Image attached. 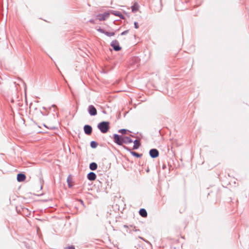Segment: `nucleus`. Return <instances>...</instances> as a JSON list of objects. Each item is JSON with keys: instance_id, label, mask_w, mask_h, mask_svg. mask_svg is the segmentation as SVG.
Masks as SVG:
<instances>
[{"instance_id": "obj_16", "label": "nucleus", "mask_w": 249, "mask_h": 249, "mask_svg": "<svg viewBox=\"0 0 249 249\" xmlns=\"http://www.w3.org/2000/svg\"><path fill=\"white\" fill-rule=\"evenodd\" d=\"M147 212L144 209H141V216L145 217L147 216Z\"/></svg>"}, {"instance_id": "obj_19", "label": "nucleus", "mask_w": 249, "mask_h": 249, "mask_svg": "<svg viewBox=\"0 0 249 249\" xmlns=\"http://www.w3.org/2000/svg\"><path fill=\"white\" fill-rule=\"evenodd\" d=\"M105 35L108 36H111L115 35L114 32H109L107 31H106Z\"/></svg>"}, {"instance_id": "obj_21", "label": "nucleus", "mask_w": 249, "mask_h": 249, "mask_svg": "<svg viewBox=\"0 0 249 249\" xmlns=\"http://www.w3.org/2000/svg\"><path fill=\"white\" fill-rule=\"evenodd\" d=\"M134 27L136 29H138L139 27V24L137 22H134Z\"/></svg>"}, {"instance_id": "obj_20", "label": "nucleus", "mask_w": 249, "mask_h": 249, "mask_svg": "<svg viewBox=\"0 0 249 249\" xmlns=\"http://www.w3.org/2000/svg\"><path fill=\"white\" fill-rule=\"evenodd\" d=\"M97 31H98L99 32H100L101 33H102V34H104L105 35V33L106 32V31H105V30H104L103 29H102L101 28H99L97 29Z\"/></svg>"}, {"instance_id": "obj_24", "label": "nucleus", "mask_w": 249, "mask_h": 249, "mask_svg": "<svg viewBox=\"0 0 249 249\" xmlns=\"http://www.w3.org/2000/svg\"><path fill=\"white\" fill-rule=\"evenodd\" d=\"M89 21L90 23H92V24H94L95 23V20L93 19H90V20H89Z\"/></svg>"}, {"instance_id": "obj_1", "label": "nucleus", "mask_w": 249, "mask_h": 249, "mask_svg": "<svg viewBox=\"0 0 249 249\" xmlns=\"http://www.w3.org/2000/svg\"><path fill=\"white\" fill-rule=\"evenodd\" d=\"M113 141L119 145H122L123 144H128L133 142V140L130 137L120 135L117 134L113 135Z\"/></svg>"}, {"instance_id": "obj_30", "label": "nucleus", "mask_w": 249, "mask_h": 249, "mask_svg": "<svg viewBox=\"0 0 249 249\" xmlns=\"http://www.w3.org/2000/svg\"><path fill=\"white\" fill-rule=\"evenodd\" d=\"M138 213L140 214V210L138 211Z\"/></svg>"}, {"instance_id": "obj_8", "label": "nucleus", "mask_w": 249, "mask_h": 249, "mask_svg": "<svg viewBox=\"0 0 249 249\" xmlns=\"http://www.w3.org/2000/svg\"><path fill=\"white\" fill-rule=\"evenodd\" d=\"M87 178L90 181H93L96 178V175L94 172H90L88 174Z\"/></svg>"}, {"instance_id": "obj_5", "label": "nucleus", "mask_w": 249, "mask_h": 249, "mask_svg": "<svg viewBox=\"0 0 249 249\" xmlns=\"http://www.w3.org/2000/svg\"><path fill=\"white\" fill-rule=\"evenodd\" d=\"M88 112L90 116H95L97 114V110L93 105H89V106Z\"/></svg>"}, {"instance_id": "obj_15", "label": "nucleus", "mask_w": 249, "mask_h": 249, "mask_svg": "<svg viewBox=\"0 0 249 249\" xmlns=\"http://www.w3.org/2000/svg\"><path fill=\"white\" fill-rule=\"evenodd\" d=\"M90 145L91 148H95L98 145V143L96 142L93 141L90 142Z\"/></svg>"}, {"instance_id": "obj_12", "label": "nucleus", "mask_w": 249, "mask_h": 249, "mask_svg": "<svg viewBox=\"0 0 249 249\" xmlns=\"http://www.w3.org/2000/svg\"><path fill=\"white\" fill-rule=\"evenodd\" d=\"M89 167L91 170H95L97 168V164L95 162H91L90 163Z\"/></svg>"}, {"instance_id": "obj_10", "label": "nucleus", "mask_w": 249, "mask_h": 249, "mask_svg": "<svg viewBox=\"0 0 249 249\" xmlns=\"http://www.w3.org/2000/svg\"><path fill=\"white\" fill-rule=\"evenodd\" d=\"M134 145L133 147V149H138L140 146V139H136L134 141L133 140Z\"/></svg>"}, {"instance_id": "obj_22", "label": "nucleus", "mask_w": 249, "mask_h": 249, "mask_svg": "<svg viewBox=\"0 0 249 249\" xmlns=\"http://www.w3.org/2000/svg\"><path fill=\"white\" fill-rule=\"evenodd\" d=\"M52 107H53V108H54V109H53V111H54V112H55V109H56V108H57V107H56V105H53L52 106V107H49V109H51Z\"/></svg>"}, {"instance_id": "obj_11", "label": "nucleus", "mask_w": 249, "mask_h": 249, "mask_svg": "<svg viewBox=\"0 0 249 249\" xmlns=\"http://www.w3.org/2000/svg\"><path fill=\"white\" fill-rule=\"evenodd\" d=\"M110 13L115 16L119 17L121 18L124 19V16L121 14V13L117 11H111Z\"/></svg>"}, {"instance_id": "obj_17", "label": "nucleus", "mask_w": 249, "mask_h": 249, "mask_svg": "<svg viewBox=\"0 0 249 249\" xmlns=\"http://www.w3.org/2000/svg\"><path fill=\"white\" fill-rule=\"evenodd\" d=\"M129 131L127 129H120L118 132L120 133H121L122 134H126L127 132H128Z\"/></svg>"}, {"instance_id": "obj_28", "label": "nucleus", "mask_w": 249, "mask_h": 249, "mask_svg": "<svg viewBox=\"0 0 249 249\" xmlns=\"http://www.w3.org/2000/svg\"><path fill=\"white\" fill-rule=\"evenodd\" d=\"M43 108L44 109H47V108H46V107H43Z\"/></svg>"}, {"instance_id": "obj_23", "label": "nucleus", "mask_w": 249, "mask_h": 249, "mask_svg": "<svg viewBox=\"0 0 249 249\" xmlns=\"http://www.w3.org/2000/svg\"><path fill=\"white\" fill-rule=\"evenodd\" d=\"M128 33V30H125L124 32H123L121 34V36H124V35H125L126 34H127V33Z\"/></svg>"}, {"instance_id": "obj_25", "label": "nucleus", "mask_w": 249, "mask_h": 249, "mask_svg": "<svg viewBox=\"0 0 249 249\" xmlns=\"http://www.w3.org/2000/svg\"><path fill=\"white\" fill-rule=\"evenodd\" d=\"M67 249H75V248L73 246H69L67 248Z\"/></svg>"}, {"instance_id": "obj_3", "label": "nucleus", "mask_w": 249, "mask_h": 249, "mask_svg": "<svg viewBox=\"0 0 249 249\" xmlns=\"http://www.w3.org/2000/svg\"><path fill=\"white\" fill-rule=\"evenodd\" d=\"M109 16V12H105L103 14H98L96 16V19L99 21H104L108 18Z\"/></svg>"}, {"instance_id": "obj_7", "label": "nucleus", "mask_w": 249, "mask_h": 249, "mask_svg": "<svg viewBox=\"0 0 249 249\" xmlns=\"http://www.w3.org/2000/svg\"><path fill=\"white\" fill-rule=\"evenodd\" d=\"M149 154L153 158H155L159 156V152L156 149H152L150 150Z\"/></svg>"}, {"instance_id": "obj_26", "label": "nucleus", "mask_w": 249, "mask_h": 249, "mask_svg": "<svg viewBox=\"0 0 249 249\" xmlns=\"http://www.w3.org/2000/svg\"><path fill=\"white\" fill-rule=\"evenodd\" d=\"M79 201L80 202V203L84 206H85L84 201L82 199H79Z\"/></svg>"}, {"instance_id": "obj_29", "label": "nucleus", "mask_w": 249, "mask_h": 249, "mask_svg": "<svg viewBox=\"0 0 249 249\" xmlns=\"http://www.w3.org/2000/svg\"><path fill=\"white\" fill-rule=\"evenodd\" d=\"M40 189H42V185H40Z\"/></svg>"}, {"instance_id": "obj_9", "label": "nucleus", "mask_w": 249, "mask_h": 249, "mask_svg": "<svg viewBox=\"0 0 249 249\" xmlns=\"http://www.w3.org/2000/svg\"><path fill=\"white\" fill-rule=\"evenodd\" d=\"M26 179V176L23 173H19L17 175V180L18 182H21L25 180Z\"/></svg>"}, {"instance_id": "obj_13", "label": "nucleus", "mask_w": 249, "mask_h": 249, "mask_svg": "<svg viewBox=\"0 0 249 249\" xmlns=\"http://www.w3.org/2000/svg\"><path fill=\"white\" fill-rule=\"evenodd\" d=\"M139 5L138 3H135L132 7V12L134 13L138 11Z\"/></svg>"}, {"instance_id": "obj_18", "label": "nucleus", "mask_w": 249, "mask_h": 249, "mask_svg": "<svg viewBox=\"0 0 249 249\" xmlns=\"http://www.w3.org/2000/svg\"><path fill=\"white\" fill-rule=\"evenodd\" d=\"M130 153L133 156H135L137 158H140V154L134 151H130Z\"/></svg>"}, {"instance_id": "obj_2", "label": "nucleus", "mask_w": 249, "mask_h": 249, "mask_svg": "<svg viewBox=\"0 0 249 249\" xmlns=\"http://www.w3.org/2000/svg\"><path fill=\"white\" fill-rule=\"evenodd\" d=\"M97 128L101 133H106L110 128V123L108 121L101 122L98 124Z\"/></svg>"}, {"instance_id": "obj_6", "label": "nucleus", "mask_w": 249, "mask_h": 249, "mask_svg": "<svg viewBox=\"0 0 249 249\" xmlns=\"http://www.w3.org/2000/svg\"><path fill=\"white\" fill-rule=\"evenodd\" d=\"M84 131L86 134L90 135L92 133V128L90 125L86 124L84 126Z\"/></svg>"}, {"instance_id": "obj_4", "label": "nucleus", "mask_w": 249, "mask_h": 249, "mask_svg": "<svg viewBox=\"0 0 249 249\" xmlns=\"http://www.w3.org/2000/svg\"><path fill=\"white\" fill-rule=\"evenodd\" d=\"M110 45L115 51H119L121 50V47L120 46L119 43L117 40H113Z\"/></svg>"}, {"instance_id": "obj_14", "label": "nucleus", "mask_w": 249, "mask_h": 249, "mask_svg": "<svg viewBox=\"0 0 249 249\" xmlns=\"http://www.w3.org/2000/svg\"><path fill=\"white\" fill-rule=\"evenodd\" d=\"M67 181L68 187L69 188H71L72 187V184H71V179L70 176H69L68 177Z\"/></svg>"}, {"instance_id": "obj_27", "label": "nucleus", "mask_w": 249, "mask_h": 249, "mask_svg": "<svg viewBox=\"0 0 249 249\" xmlns=\"http://www.w3.org/2000/svg\"><path fill=\"white\" fill-rule=\"evenodd\" d=\"M124 147L125 149H126V150H129L128 148V147H126V146H124Z\"/></svg>"}]
</instances>
